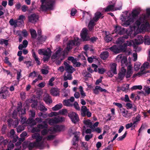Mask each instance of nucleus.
Instances as JSON below:
<instances>
[{
  "label": "nucleus",
  "mask_w": 150,
  "mask_h": 150,
  "mask_svg": "<svg viewBox=\"0 0 150 150\" xmlns=\"http://www.w3.org/2000/svg\"><path fill=\"white\" fill-rule=\"evenodd\" d=\"M146 14H143L136 21L134 25L131 27L127 33L131 37L135 36L139 32L150 29V8L146 9Z\"/></svg>",
  "instance_id": "f257e3e1"
},
{
  "label": "nucleus",
  "mask_w": 150,
  "mask_h": 150,
  "mask_svg": "<svg viewBox=\"0 0 150 150\" xmlns=\"http://www.w3.org/2000/svg\"><path fill=\"white\" fill-rule=\"evenodd\" d=\"M74 41L71 40L68 43L67 47L65 49L64 52H62V50L60 48H59L56 51L55 53L51 57V59L54 61H58L61 62L64 59L65 57V55L67 54L68 52L72 48V46L76 44H77L79 42V38L76 37L75 38Z\"/></svg>",
  "instance_id": "f03ea898"
},
{
  "label": "nucleus",
  "mask_w": 150,
  "mask_h": 150,
  "mask_svg": "<svg viewBox=\"0 0 150 150\" xmlns=\"http://www.w3.org/2000/svg\"><path fill=\"white\" fill-rule=\"evenodd\" d=\"M139 13L138 9L133 10L131 13H129L127 11L125 12V14L121 16L120 19L122 24L125 26H127L132 23Z\"/></svg>",
  "instance_id": "7ed1b4c3"
},
{
  "label": "nucleus",
  "mask_w": 150,
  "mask_h": 150,
  "mask_svg": "<svg viewBox=\"0 0 150 150\" xmlns=\"http://www.w3.org/2000/svg\"><path fill=\"white\" fill-rule=\"evenodd\" d=\"M129 29L126 31V33L128 35V36L120 37L116 41V43L117 45H115L109 48L110 50L113 52L116 53H118L121 52L125 49V47L127 46H125L126 43L122 44L124 42V40L125 39H127L128 36H129L131 38L132 37H131L130 34H129L127 33V30ZM134 36H133L134 37Z\"/></svg>",
  "instance_id": "20e7f679"
},
{
  "label": "nucleus",
  "mask_w": 150,
  "mask_h": 150,
  "mask_svg": "<svg viewBox=\"0 0 150 150\" xmlns=\"http://www.w3.org/2000/svg\"><path fill=\"white\" fill-rule=\"evenodd\" d=\"M32 137L33 139H36V142L29 144V149L31 150L33 147H38L40 149H43L44 146L45 138H43L38 133L33 134Z\"/></svg>",
  "instance_id": "39448f33"
},
{
  "label": "nucleus",
  "mask_w": 150,
  "mask_h": 150,
  "mask_svg": "<svg viewBox=\"0 0 150 150\" xmlns=\"http://www.w3.org/2000/svg\"><path fill=\"white\" fill-rule=\"evenodd\" d=\"M133 73V70L132 65H129L127 67V70L122 67L119 71L118 77L116 79L117 81L119 82L122 80L125 76L127 78H130Z\"/></svg>",
  "instance_id": "423d86ee"
},
{
  "label": "nucleus",
  "mask_w": 150,
  "mask_h": 150,
  "mask_svg": "<svg viewBox=\"0 0 150 150\" xmlns=\"http://www.w3.org/2000/svg\"><path fill=\"white\" fill-rule=\"evenodd\" d=\"M47 122H48L49 124L51 125L57 123L55 117L51 119H46L43 122L44 125L42 124L38 125L37 127H35L33 129V132H34L36 131H38L41 129H43L44 128H47L48 127V125L47 124Z\"/></svg>",
  "instance_id": "0eeeda50"
},
{
  "label": "nucleus",
  "mask_w": 150,
  "mask_h": 150,
  "mask_svg": "<svg viewBox=\"0 0 150 150\" xmlns=\"http://www.w3.org/2000/svg\"><path fill=\"white\" fill-rule=\"evenodd\" d=\"M41 1L42 4L41 8L43 10H52L53 9L54 3V1H47V0H41Z\"/></svg>",
  "instance_id": "6e6552de"
},
{
  "label": "nucleus",
  "mask_w": 150,
  "mask_h": 150,
  "mask_svg": "<svg viewBox=\"0 0 150 150\" xmlns=\"http://www.w3.org/2000/svg\"><path fill=\"white\" fill-rule=\"evenodd\" d=\"M38 53L40 55L44 56L43 60L44 61H48L50 59L51 54V51L49 48L45 49H41L38 50Z\"/></svg>",
  "instance_id": "1a4fd4ad"
},
{
  "label": "nucleus",
  "mask_w": 150,
  "mask_h": 150,
  "mask_svg": "<svg viewBox=\"0 0 150 150\" xmlns=\"http://www.w3.org/2000/svg\"><path fill=\"white\" fill-rule=\"evenodd\" d=\"M144 41V38L141 35H139L134 41L132 40L127 41L125 46H130L132 45H139L142 43Z\"/></svg>",
  "instance_id": "9d476101"
},
{
  "label": "nucleus",
  "mask_w": 150,
  "mask_h": 150,
  "mask_svg": "<svg viewBox=\"0 0 150 150\" xmlns=\"http://www.w3.org/2000/svg\"><path fill=\"white\" fill-rule=\"evenodd\" d=\"M102 16V14L100 12H97L95 14V16L92 20H91L88 25L89 30H91L95 25V22H97Z\"/></svg>",
  "instance_id": "9b49d317"
},
{
  "label": "nucleus",
  "mask_w": 150,
  "mask_h": 150,
  "mask_svg": "<svg viewBox=\"0 0 150 150\" xmlns=\"http://www.w3.org/2000/svg\"><path fill=\"white\" fill-rule=\"evenodd\" d=\"M110 4L112 3V4L110 5L105 9V11H113L117 10H120L122 8V4L121 2L119 3V7H116V8H114V4L115 3V1H113L112 2H109Z\"/></svg>",
  "instance_id": "f8f14e48"
},
{
  "label": "nucleus",
  "mask_w": 150,
  "mask_h": 150,
  "mask_svg": "<svg viewBox=\"0 0 150 150\" xmlns=\"http://www.w3.org/2000/svg\"><path fill=\"white\" fill-rule=\"evenodd\" d=\"M10 93L8 91V88L6 86H4L0 92V98L6 99L10 96Z\"/></svg>",
  "instance_id": "ddd939ff"
},
{
  "label": "nucleus",
  "mask_w": 150,
  "mask_h": 150,
  "mask_svg": "<svg viewBox=\"0 0 150 150\" xmlns=\"http://www.w3.org/2000/svg\"><path fill=\"white\" fill-rule=\"evenodd\" d=\"M110 70L107 73L108 75L110 77H112L114 74L117 73L116 64L113 63L110 64Z\"/></svg>",
  "instance_id": "4468645a"
},
{
  "label": "nucleus",
  "mask_w": 150,
  "mask_h": 150,
  "mask_svg": "<svg viewBox=\"0 0 150 150\" xmlns=\"http://www.w3.org/2000/svg\"><path fill=\"white\" fill-rule=\"evenodd\" d=\"M81 115L83 117H85L87 115L88 117H90L92 115L91 113L89 111V109L85 106H83L81 107Z\"/></svg>",
  "instance_id": "2eb2a0df"
},
{
  "label": "nucleus",
  "mask_w": 150,
  "mask_h": 150,
  "mask_svg": "<svg viewBox=\"0 0 150 150\" xmlns=\"http://www.w3.org/2000/svg\"><path fill=\"white\" fill-rule=\"evenodd\" d=\"M47 128H44L43 129H40L39 132L41 129H43L41 131V133L43 135H46L47 134H52L54 132L56 131L54 128H53V129H52V128H50V129H48ZM32 132H33L32 131ZM36 132H38V131H36ZM34 133V132H33Z\"/></svg>",
  "instance_id": "dca6fc26"
},
{
  "label": "nucleus",
  "mask_w": 150,
  "mask_h": 150,
  "mask_svg": "<svg viewBox=\"0 0 150 150\" xmlns=\"http://www.w3.org/2000/svg\"><path fill=\"white\" fill-rule=\"evenodd\" d=\"M81 35L83 40H87L89 39V38L88 35V30L86 28H84L82 29L81 33Z\"/></svg>",
  "instance_id": "f3484780"
},
{
  "label": "nucleus",
  "mask_w": 150,
  "mask_h": 150,
  "mask_svg": "<svg viewBox=\"0 0 150 150\" xmlns=\"http://www.w3.org/2000/svg\"><path fill=\"white\" fill-rule=\"evenodd\" d=\"M69 116L72 122L74 123H76L79 120L78 115L75 112H71L69 115Z\"/></svg>",
  "instance_id": "a211bd4d"
},
{
  "label": "nucleus",
  "mask_w": 150,
  "mask_h": 150,
  "mask_svg": "<svg viewBox=\"0 0 150 150\" xmlns=\"http://www.w3.org/2000/svg\"><path fill=\"white\" fill-rule=\"evenodd\" d=\"M64 64L65 66V70L67 72L72 73L75 71V69L67 62H64Z\"/></svg>",
  "instance_id": "6ab92c4d"
},
{
  "label": "nucleus",
  "mask_w": 150,
  "mask_h": 150,
  "mask_svg": "<svg viewBox=\"0 0 150 150\" xmlns=\"http://www.w3.org/2000/svg\"><path fill=\"white\" fill-rule=\"evenodd\" d=\"M38 18V16L35 14H31L28 17L29 21L32 23H35L36 22Z\"/></svg>",
  "instance_id": "aec40b11"
},
{
  "label": "nucleus",
  "mask_w": 150,
  "mask_h": 150,
  "mask_svg": "<svg viewBox=\"0 0 150 150\" xmlns=\"http://www.w3.org/2000/svg\"><path fill=\"white\" fill-rule=\"evenodd\" d=\"M50 93L54 96H57L59 94V90L57 88H52L50 91Z\"/></svg>",
  "instance_id": "412c9836"
},
{
  "label": "nucleus",
  "mask_w": 150,
  "mask_h": 150,
  "mask_svg": "<svg viewBox=\"0 0 150 150\" xmlns=\"http://www.w3.org/2000/svg\"><path fill=\"white\" fill-rule=\"evenodd\" d=\"M121 113L122 116L126 118H130L131 116V114L128 113V111L123 108L122 110Z\"/></svg>",
  "instance_id": "4be33fe9"
},
{
  "label": "nucleus",
  "mask_w": 150,
  "mask_h": 150,
  "mask_svg": "<svg viewBox=\"0 0 150 150\" xmlns=\"http://www.w3.org/2000/svg\"><path fill=\"white\" fill-rule=\"evenodd\" d=\"M41 115H42L43 117L44 118H46L48 116L49 117H52L53 116H56L59 115L58 113L56 112H52L50 114H43L42 113H41Z\"/></svg>",
  "instance_id": "5701e85b"
},
{
  "label": "nucleus",
  "mask_w": 150,
  "mask_h": 150,
  "mask_svg": "<svg viewBox=\"0 0 150 150\" xmlns=\"http://www.w3.org/2000/svg\"><path fill=\"white\" fill-rule=\"evenodd\" d=\"M125 107L127 109H132L135 112L137 110V108L134 105L130 103H127L125 104Z\"/></svg>",
  "instance_id": "b1692460"
},
{
  "label": "nucleus",
  "mask_w": 150,
  "mask_h": 150,
  "mask_svg": "<svg viewBox=\"0 0 150 150\" xmlns=\"http://www.w3.org/2000/svg\"><path fill=\"white\" fill-rule=\"evenodd\" d=\"M141 116L139 115H138L135 118L133 119V124H134V127H136L139 123V122L141 120Z\"/></svg>",
  "instance_id": "393cba45"
},
{
  "label": "nucleus",
  "mask_w": 150,
  "mask_h": 150,
  "mask_svg": "<svg viewBox=\"0 0 150 150\" xmlns=\"http://www.w3.org/2000/svg\"><path fill=\"white\" fill-rule=\"evenodd\" d=\"M25 16L23 15L20 16L18 19L17 20V24L18 26H20L22 25L24 23V20L25 18Z\"/></svg>",
  "instance_id": "a878e982"
},
{
  "label": "nucleus",
  "mask_w": 150,
  "mask_h": 150,
  "mask_svg": "<svg viewBox=\"0 0 150 150\" xmlns=\"http://www.w3.org/2000/svg\"><path fill=\"white\" fill-rule=\"evenodd\" d=\"M22 107V104L21 103H20L18 104V108L17 110L18 112L19 115H23L25 113V109H21Z\"/></svg>",
  "instance_id": "bb28decb"
},
{
  "label": "nucleus",
  "mask_w": 150,
  "mask_h": 150,
  "mask_svg": "<svg viewBox=\"0 0 150 150\" xmlns=\"http://www.w3.org/2000/svg\"><path fill=\"white\" fill-rule=\"evenodd\" d=\"M109 56V53L107 51L103 52L100 54V58L103 59H106Z\"/></svg>",
  "instance_id": "cd10ccee"
},
{
  "label": "nucleus",
  "mask_w": 150,
  "mask_h": 150,
  "mask_svg": "<svg viewBox=\"0 0 150 150\" xmlns=\"http://www.w3.org/2000/svg\"><path fill=\"white\" fill-rule=\"evenodd\" d=\"M83 122L87 127L91 128L92 122L89 119L84 120L83 121Z\"/></svg>",
  "instance_id": "c85d7f7f"
},
{
  "label": "nucleus",
  "mask_w": 150,
  "mask_h": 150,
  "mask_svg": "<svg viewBox=\"0 0 150 150\" xmlns=\"http://www.w3.org/2000/svg\"><path fill=\"white\" fill-rule=\"evenodd\" d=\"M115 31L117 33L121 35L122 34V32L124 31V30L120 26H117L115 27Z\"/></svg>",
  "instance_id": "c756f323"
},
{
  "label": "nucleus",
  "mask_w": 150,
  "mask_h": 150,
  "mask_svg": "<svg viewBox=\"0 0 150 150\" xmlns=\"http://www.w3.org/2000/svg\"><path fill=\"white\" fill-rule=\"evenodd\" d=\"M38 33L39 35L38 38L39 40H46V37L45 36L42 35H41V30L40 29H39L38 30Z\"/></svg>",
  "instance_id": "7c9ffc66"
},
{
  "label": "nucleus",
  "mask_w": 150,
  "mask_h": 150,
  "mask_svg": "<svg viewBox=\"0 0 150 150\" xmlns=\"http://www.w3.org/2000/svg\"><path fill=\"white\" fill-rule=\"evenodd\" d=\"M9 23L11 25L13 26L15 28L18 26L17 20H14L12 18L10 20Z\"/></svg>",
  "instance_id": "2f4dec72"
},
{
  "label": "nucleus",
  "mask_w": 150,
  "mask_h": 150,
  "mask_svg": "<svg viewBox=\"0 0 150 150\" xmlns=\"http://www.w3.org/2000/svg\"><path fill=\"white\" fill-rule=\"evenodd\" d=\"M44 100L46 103L48 104L51 103L52 100L50 97L48 95H46L45 96Z\"/></svg>",
  "instance_id": "473e14b6"
},
{
  "label": "nucleus",
  "mask_w": 150,
  "mask_h": 150,
  "mask_svg": "<svg viewBox=\"0 0 150 150\" xmlns=\"http://www.w3.org/2000/svg\"><path fill=\"white\" fill-rule=\"evenodd\" d=\"M62 105L61 103H59L55 105L54 107L52 108V110L53 111H57L62 108Z\"/></svg>",
  "instance_id": "72a5a7b5"
},
{
  "label": "nucleus",
  "mask_w": 150,
  "mask_h": 150,
  "mask_svg": "<svg viewBox=\"0 0 150 150\" xmlns=\"http://www.w3.org/2000/svg\"><path fill=\"white\" fill-rule=\"evenodd\" d=\"M129 88V85L128 84H125L122 86L121 89L123 91H127Z\"/></svg>",
  "instance_id": "f704fd0d"
},
{
  "label": "nucleus",
  "mask_w": 150,
  "mask_h": 150,
  "mask_svg": "<svg viewBox=\"0 0 150 150\" xmlns=\"http://www.w3.org/2000/svg\"><path fill=\"white\" fill-rule=\"evenodd\" d=\"M30 32L32 37L34 38H35L37 35L36 31L33 29L31 28L30 29Z\"/></svg>",
  "instance_id": "c9c22d12"
},
{
  "label": "nucleus",
  "mask_w": 150,
  "mask_h": 150,
  "mask_svg": "<svg viewBox=\"0 0 150 150\" xmlns=\"http://www.w3.org/2000/svg\"><path fill=\"white\" fill-rule=\"evenodd\" d=\"M121 62L122 66H124L125 65H126L127 64V58L126 57L124 56L122 57Z\"/></svg>",
  "instance_id": "e433bc0d"
},
{
  "label": "nucleus",
  "mask_w": 150,
  "mask_h": 150,
  "mask_svg": "<svg viewBox=\"0 0 150 150\" xmlns=\"http://www.w3.org/2000/svg\"><path fill=\"white\" fill-rule=\"evenodd\" d=\"M63 77L65 81L67 80H71L73 79L72 77L71 74H68L66 76L65 73L64 74Z\"/></svg>",
  "instance_id": "4c0bfd02"
},
{
  "label": "nucleus",
  "mask_w": 150,
  "mask_h": 150,
  "mask_svg": "<svg viewBox=\"0 0 150 150\" xmlns=\"http://www.w3.org/2000/svg\"><path fill=\"white\" fill-rule=\"evenodd\" d=\"M80 135V133L79 132H76L74 135V139L75 140V142H74L73 143V145H75L76 144V142L78 141V138Z\"/></svg>",
  "instance_id": "58836bf2"
},
{
  "label": "nucleus",
  "mask_w": 150,
  "mask_h": 150,
  "mask_svg": "<svg viewBox=\"0 0 150 150\" xmlns=\"http://www.w3.org/2000/svg\"><path fill=\"white\" fill-rule=\"evenodd\" d=\"M33 56L37 64L38 65L40 64L41 63L39 60V59L34 52L33 53Z\"/></svg>",
  "instance_id": "ea45409f"
},
{
  "label": "nucleus",
  "mask_w": 150,
  "mask_h": 150,
  "mask_svg": "<svg viewBox=\"0 0 150 150\" xmlns=\"http://www.w3.org/2000/svg\"><path fill=\"white\" fill-rule=\"evenodd\" d=\"M79 88L82 97L84 98V97L86 96V94L83 91V88L82 86H80Z\"/></svg>",
  "instance_id": "a19ab883"
},
{
  "label": "nucleus",
  "mask_w": 150,
  "mask_h": 150,
  "mask_svg": "<svg viewBox=\"0 0 150 150\" xmlns=\"http://www.w3.org/2000/svg\"><path fill=\"white\" fill-rule=\"evenodd\" d=\"M64 105L68 106H71L72 105V103L69 100H64L63 102Z\"/></svg>",
  "instance_id": "79ce46f5"
},
{
  "label": "nucleus",
  "mask_w": 150,
  "mask_h": 150,
  "mask_svg": "<svg viewBox=\"0 0 150 150\" xmlns=\"http://www.w3.org/2000/svg\"><path fill=\"white\" fill-rule=\"evenodd\" d=\"M21 33H22L23 36L25 37L27 36L28 35L27 31L25 30H23L22 32L20 31L17 32V34L18 35H20V34Z\"/></svg>",
  "instance_id": "37998d69"
},
{
  "label": "nucleus",
  "mask_w": 150,
  "mask_h": 150,
  "mask_svg": "<svg viewBox=\"0 0 150 150\" xmlns=\"http://www.w3.org/2000/svg\"><path fill=\"white\" fill-rule=\"evenodd\" d=\"M144 39L145 44L149 45L150 44V38L149 36H145Z\"/></svg>",
  "instance_id": "c03bdc74"
},
{
  "label": "nucleus",
  "mask_w": 150,
  "mask_h": 150,
  "mask_svg": "<svg viewBox=\"0 0 150 150\" xmlns=\"http://www.w3.org/2000/svg\"><path fill=\"white\" fill-rule=\"evenodd\" d=\"M141 63L139 62H136L134 64V68L135 71H137L138 70L140 67Z\"/></svg>",
  "instance_id": "a18cd8bd"
},
{
  "label": "nucleus",
  "mask_w": 150,
  "mask_h": 150,
  "mask_svg": "<svg viewBox=\"0 0 150 150\" xmlns=\"http://www.w3.org/2000/svg\"><path fill=\"white\" fill-rule=\"evenodd\" d=\"M55 118L57 123L62 122L64 120V118L63 117H58Z\"/></svg>",
  "instance_id": "49530a36"
},
{
  "label": "nucleus",
  "mask_w": 150,
  "mask_h": 150,
  "mask_svg": "<svg viewBox=\"0 0 150 150\" xmlns=\"http://www.w3.org/2000/svg\"><path fill=\"white\" fill-rule=\"evenodd\" d=\"M149 63L147 62H145L143 65L141 67V70H142V69H147L148 68V67H150V66L149 65Z\"/></svg>",
  "instance_id": "de8ad7c7"
},
{
  "label": "nucleus",
  "mask_w": 150,
  "mask_h": 150,
  "mask_svg": "<svg viewBox=\"0 0 150 150\" xmlns=\"http://www.w3.org/2000/svg\"><path fill=\"white\" fill-rule=\"evenodd\" d=\"M72 62L73 63V66L75 67H80L81 64L80 63L77 62L75 59H74Z\"/></svg>",
  "instance_id": "09e8293b"
},
{
  "label": "nucleus",
  "mask_w": 150,
  "mask_h": 150,
  "mask_svg": "<svg viewBox=\"0 0 150 150\" xmlns=\"http://www.w3.org/2000/svg\"><path fill=\"white\" fill-rule=\"evenodd\" d=\"M142 70H141V71L136 74H134L133 76V77H135L136 76L140 77L141 76H142V75L145 74L144 72L143 71H142Z\"/></svg>",
  "instance_id": "8fccbe9b"
},
{
  "label": "nucleus",
  "mask_w": 150,
  "mask_h": 150,
  "mask_svg": "<svg viewBox=\"0 0 150 150\" xmlns=\"http://www.w3.org/2000/svg\"><path fill=\"white\" fill-rule=\"evenodd\" d=\"M142 87L141 85H137L133 86L132 88V90H135L137 89L141 90L142 89Z\"/></svg>",
  "instance_id": "3c124183"
},
{
  "label": "nucleus",
  "mask_w": 150,
  "mask_h": 150,
  "mask_svg": "<svg viewBox=\"0 0 150 150\" xmlns=\"http://www.w3.org/2000/svg\"><path fill=\"white\" fill-rule=\"evenodd\" d=\"M123 57L124 56H123L122 54H120L118 55L116 59V62H121Z\"/></svg>",
  "instance_id": "603ef678"
},
{
  "label": "nucleus",
  "mask_w": 150,
  "mask_h": 150,
  "mask_svg": "<svg viewBox=\"0 0 150 150\" xmlns=\"http://www.w3.org/2000/svg\"><path fill=\"white\" fill-rule=\"evenodd\" d=\"M57 113H58L59 115V114L65 115L67 113V110L65 109H63L60 110L59 112H57Z\"/></svg>",
  "instance_id": "864d4df0"
},
{
  "label": "nucleus",
  "mask_w": 150,
  "mask_h": 150,
  "mask_svg": "<svg viewBox=\"0 0 150 150\" xmlns=\"http://www.w3.org/2000/svg\"><path fill=\"white\" fill-rule=\"evenodd\" d=\"M39 109L41 111H46L47 109L42 104L40 105L39 107Z\"/></svg>",
  "instance_id": "5fc2aeb1"
},
{
  "label": "nucleus",
  "mask_w": 150,
  "mask_h": 150,
  "mask_svg": "<svg viewBox=\"0 0 150 150\" xmlns=\"http://www.w3.org/2000/svg\"><path fill=\"white\" fill-rule=\"evenodd\" d=\"M127 134V132H125V134L119 137L117 139V140L119 141H121V140H122L126 137Z\"/></svg>",
  "instance_id": "6e6d98bb"
},
{
  "label": "nucleus",
  "mask_w": 150,
  "mask_h": 150,
  "mask_svg": "<svg viewBox=\"0 0 150 150\" xmlns=\"http://www.w3.org/2000/svg\"><path fill=\"white\" fill-rule=\"evenodd\" d=\"M36 76V72L35 71H34L29 74V77L33 78L35 77Z\"/></svg>",
  "instance_id": "4d7b16f0"
},
{
  "label": "nucleus",
  "mask_w": 150,
  "mask_h": 150,
  "mask_svg": "<svg viewBox=\"0 0 150 150\" xmlns=\"http://www.w3.org/2000/svg\"><path fill=\"white\" fill-rule=\"evenodd\" d=\"M0 44H4L6 45H7L8 44V41L6 40L3 39H1L0 40Z\"/></svg>",
  "instance_id": "13d9d810"
},
{
  "label": "nucleus",
  "mask_w": 150,
  "mask_h": 150,
  "mask_svg": "<svg viewBox=\"0 0 150 150\" xmlns=\"http://www.w3.org/2000/svg\"><path fill=\"white\" fill-rule=\"evenodd\" d=\"M22 11L23 12H25L28 10V7L25 5H23L21 7Z\"/></svg>",
  "instance_id": "bf43d9fd"
},
{
  "label": "nucleus",
  "mask_w": 150,
  "mask_h": 150,
  "mask_svg": "<svg viewBox=\"0 0 150 150\" xmlns=\"http://www.w3.org/2000/svg\"><path fill=\"white\" fill-rule=\"evenodd\" d=\"M74 106L76 109L79 110H80V107L77 102H74Z\"/></svg>",
  "instance_id": "052dcab7"
},
{
  "label": "nucleus",
  "mask_w": 150,
  "mask_h": 150,
  "mask_svg": "<svg viewBox=\"0 0 150 150\" xmlns=\"http://www.w3.org/2000/svg\"><path fill=\"white\" fill-rule=\"evenodd\" d=\"M92 137L93 134H92L87 135L85 137V140L87 141H88L90 139L92 138Z\"/></svg>",
  "instance_id": "680f3d73"
},
{
  "label": "nucleus",
  "mask_w": 150,
  "mask_h": 150,
  "mask_svg": "<svg viewBox=\"0 0 150 150\" xmlns=\"http://www.w3.org/2000/svg\"><path fill=\"white\" fill-rule=\"evenodd\" d=\"M105 71L106 69L103 68H98V72L100 74H103Z\"/></svg>",
  "instance_id": "e2e57ef3"
},
{
  "label": "nucleus",
  "mask_w": 150,
  "mask_h": 150,
  "mask_svg": "<svg viewBox=\"0 0 150 150\" xmlns=\"http://www.w3.org/2000/svg\"><path fill=\"white\" fill-rule=\"evenodd\" d=\"M54 80V78L53 77H52L51 78L49 81L48 84L49 85L52 86L53 85V84L52 83V82Z\"/></svg>",
  "instance_id": "0e129e2a"
},
{
  "label": "nucleus",
  "mask_w": 150,
  "mask_h": 150,
  "mask_svg": "<svg viewBox=\"0 0 150 150\" xmlns=\"http://www.w3.org/2000/svg\"><path fill=\"white\" fill-rule=\"evenodd\" d=\"M93 131H96L98 133H100L101 132V129L99 127H98L92 129Z\"/></svg>",
  "instance_id": "69168bd1"
},
{
  "label": "nucleus",
  "mask_w": 150,
  "mask_h": 150,
  "mask_svg": "<svg viewBox=\"0 0 150 150\" xmlns=\"http://www.w3.org/2000/svg\"><path fill=\"white\" fill-rule=\"evenodd\" d=\"M99 123L98 122H96L94 123L93 125L92 124L91 127V130L94 129L96 127H97L98 126Z\"/></svg>",
  "instance_id": "338daca9"
},
{
  "label": "nucleus",
  "mask_w": 150,
  "mask_h": 150,
  "mask_svg": "<svg viewBox=\"0 0 150 150\" xmlns=\"http://www.w3.org/2000/svg\"><path fill=\"white\" fill-rule=\"evenodd\" d=\"M133 123H128L125 126V127L126 129H128L131 127H134V124H133Z\"/></svg>",
  "instance_id": "774afa93"
}]
</instances>
